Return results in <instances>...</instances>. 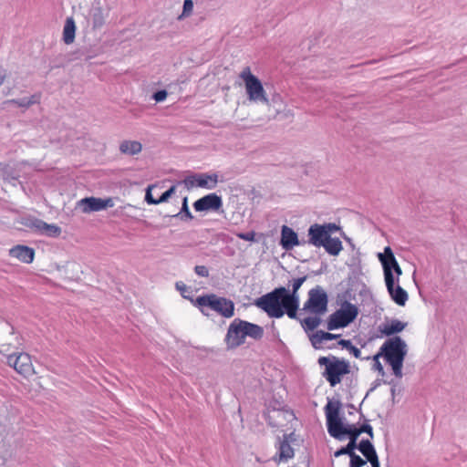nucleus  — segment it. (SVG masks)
Here are the masks:
<instances>
[{
  "instance_id": "0eeeda50",
  "label": "nucleus",
  "mask_w": 467,
  "mask_h": 467,
  "mask_svg": "<svg viewBox=\"0 0 467 467\" xmlns=\"http://www.w3.org/2000/svg\"><path fill=\"white\" fill-rule=\"evenodd\" d=\"M328 298L325 290L317 285L308 292V299L304 304L303 310L315 315H322L327 309Z\"/></svg>"
},
{
  "instance_id": "c756f323",
  "label": "nucleus",
  "mask_w": 467,
  "mask_h": 467,
  "mask_svg": "<svg viewBox=\"0 0 467 467\" xmlns=\"http://www.w3.org/2000/svg\"><path fill=\"white\" fill-rule=\"evenodd\" d=\"M337 345L341 346L343 348H346L350 351V353L353 354V356L357 358H360V350L352 345L350 340L348 339H340L337 342Z\"/></svg>"
},
{
  "instance_id": "4468645a",
  "label": "nucleus",
  "mask_w": 467,
  "mask_h": 467,
  "mask_svg": "<svg viewBox=\"0 0 467 467\" xmlns=\"http://www.w3.org/2000/svg\"><path fill=\"white\" fill-rule=\"evenodd\" d=\"M223 206L222 198L216 193L207 194L198 199L193 203V207L197 212L217 211Z\"/></svg>"
},
{
  "instance_id": "ea45409f",
  "label": "nucleus",
  "mask_w": 467,
  "mask_h": 467,
  "mask_svg": "<svg viewBox=\"0 0 467 467\" xmlns=\"http://www.w3.org/2000/svg\"><path fill=\"white\" fill-rule=\"evenodd\" d=\"M167 95H168V93L166 90H159L156 93H154L153 99L157 102H161V101H163L167 98Z\"/></svg>"
},
{
  "instance_id": "7ed1b4c3",
  "label": "nucleus",
  "mask_w": 467,
  "mask_h": 467,
  "mask_svg": "<svg viewBox=\"0 0 467 467\" xmlns=\"http://www.w3.org/2000/svg\"><path fill=\"white\" fill-rule=\"evenodd\" d=\"M408 353L406 342L399 336L388 338L379 348L378 357H382L387 364L391 367L396 378L403 377L402 367Z\"/></svg>"
},
{
  "instance_id": "b1692460",
  "label": "nucleus",
  "mask_w": 467,
  "mask_h": 467,
  "mask_svg": "<svg viewBox=\"0 0 467 467\" xmlns=\"http://www.w3.org/2000/svg\"><path fill=\"white\" fill-rule=\"evenodd\" d=\"M76 26L72 18H68L66 21L63 30V40L66 44L69 45L73 43L75 39Z\"/></svg>"
},
{
  "instance_id": "6ab92c4d",
  "label": "nucleus",
  "mask_w": 467,
  "mask_h": 467,
  "mask_svg": "<svg viewBox=\"0 0 467 467\" xmlns=\"http://www.w3.org/2000/svg\"><path fill=\"white\" fill-rule=\"evenodd\" d=\"M9 255L19 261L29 264L34 260V249L26 245H16L9 250Z\"/></svg>"
},
{
  "instance_id": "6e6552de",
  "label": "nucleus",
  "mask_w": 467,
  "mask_h": 467,
  "mask_svg": "<svg viewBox=\"0 0 467 467\" xmlns=\"http://www.w3.org/2000/svg\"><path fill=\"white\" fill-rule=\"evenodd\" d=\"M350 372V366L348 361L339 359L332 356V363L325 368L323 377L329 382L331 387H335L341 381V377Z\"/></svg>"
},
{
  "instance_id": "473e14b6",
  "label": "nucleus",
  "mask_w": 467,
  "mask_h": 467,
  "mask_svg": "<svg viewBox=\"0 0 467 467\" xmlns=\"http://www.w3.org/2000/svg\"><path fill=\"white\" fill-rule=\"evenodd\" d=\"M176 190V187L173 185L169 190H167L165 192H163L160 198L158 199L159 203L165 202L168 201V199L174 194Z\"/></svg>"
},
{
  "instance_id": "4c0bfd02",
  "label": "nucleus",
  "mask_w": 467,
  "mask_h": 467,
  "mask_svg": "<svg viewBox=\"0 0 467 467\" xmlns=\"http://www.w3.org/2000/svg\"><path fill=\"white\" fill-rule=\"evenodd\" d=\"M194 272L196 275L202 277H207L209 275V270L205 265H196L194 267Z\"/></svg>"
},
{
  "instance_id": "c85d7f7f",
  "label": "nucleus",
  "mask_w": 467,
  "mask_h": 467,
  "mask_svg": "<svg viewBox=\"0 0 467 467\" xmlns=\"http://www.w3.org/2000/svg\"><path fill=\"white\" fill-rule=\"evenodd\" d=\"M321 323V319L318 317H308L305 318L301 324L306 331L316 329Z\"/></svg>"
},
{
  "instance_id": "7c9ffc66",
  "label": "nucleus",
  "mask_w": 467,
  "mask_h": 467,
  "mask_svg": "<svg viewBox=\"0 0 467 467\" xmlns=\"http://www.w3.org/2000/svg\"><path fill=\"white\" fill-rule=\"evenodd\" d=\"M321 334L322 330H317L310 337V342L316 349L321 348L322 342L325 340L324 337H321Z\"/></svg>"
},
{
  "instance_id": "a878e982",
  "label": "nucleus",
  "mask_w": 467,
  "mask_h": 467,
  "mask_svg": "<svg viewBox=\"0 0 467 467\" xmlns=\"http://www.w3.org/2000/svg\"><path fill=\"white\" fill-rule=\"evenodd\" d=\"M119 150L122 153L134 155L140 152L141 144L135 140H125L120 144Z\"/></svg>"
},
{
  "instance_id": "412c9836",
  "label": "nucleus",
  "mask_w": 467,
  "mask_h": 467,
  "mask_svg": "<svg viewBox=\"0 0 467 467\" xmlns=\"http://www.w3.org/2000/svg\"><path fill=\"white\" fill-rule=\"evenodd\" d=\"M218 182V175L216 173H200L196 174V186L205 189H214Z\"/></svg>"
},
{
  "instance_id": "cd10ccee",
  "label": "nucleus",
  "mask_w": 467,
  "mask_h": 467,
  "mask_svg": "<svg viewBox=\"0 0 467 467\" xmlns=\"http://www.w3.org/2000/svg\"><path fill=\"white\" fill-rule=\"evenodd\" d=\"M173 217L180 218L182 221H190L193 219V216L188 207L187 197L183 198L181 211L174 214Z\"/></svg>"
},
{
  "instance_id": "3c124183",
  "label": "nucleus",
  "mask_w": 467,
  "mask_h": 467,
  "mask_svg": "<svg viewBox=\"0 0 467 467\" xmlns=\"http://www.w3.org/2000/svg\"><path fill=\"white\" fill-rule=\"evenodd\" d=\"M390 392H391L392 398H394V396H395V394H396V389H395V387H392V388H391Z\"/></svg>"
},
{
  "instance_id": "39448f33",
  "label": "nucleus",
  "mask_w": 467,
  "mask_h": 467,
  "mask_svg": "<svg viewBox=\"0 0 467 467\" xmlns=\"http://www.w3.org/2000/svg\"><path fill=\"white\" fill-rule=\"evenodd\" d=\"M240 78L244 83L245 91L250 101L267 103L266 92L260 79L254 76L249 67H245L240 73Z\"/></svg>"
},
{
  "instance_id": "9d476101",
  "label": "nucleus",
  "mask_w": 467,
  "mask_h": 467,
  "mask_svg": "<svg viewBox=\"0 0 467 467\" xmlns=\"http://www.w3.org/2000/svg\"><path fill=\"white\" fill-rule=\"evenodd\" d=\"M241 322L242 319L235 318L228 327L225 343L229 349L235 348L244 343L245 335Z\"/></svg>"
},
{
  "instance_id": "5701e85b",
  "label": "nucleus",
  "mask_w": 467,
  "mask_h": 467,
  "mask_svg": "<svg viewBox=\"0 0 467 467\" xmlns=\"http://www.w3.org/2000/svg\"><path fill=\"white\" fill-rule=\"evenodd\" d=\"M322 247H324L326 252L330 255H337L343 248L341 241L338 238H332L331 236Z\"/></svg>"
},
{
  "instance_id": "f8f14e48",
  "label": "nucleus",
  "mask_w": 467,
  "mask_h": 467,
  "mask_svg": "<svg viewBox=\"0 0 467 467\" xmlns=\"http://www.w3.org/2000/svg\"><path fill=\"white\" fill-rule=\"evenodd\" d=\"M78 205L81 208L83 213H88L91 212L101 211L108 207H112L114 202L111 198L100 199L96 197H87L81 199L78 202Z\"/></svg>"
},
{
  "instance_id": "1a4fd4ad",
  "label": "nucleus",
  "mask_w": 467,
  "mask_h": 467,
  "mask_svg": "<svg viewBox=\"0 0 467 467\" xmlns=\"http://www.w3.org/2000/svg\"><path fill=\"white\" fill-rule=\"evenodd\" d=\"M6 363L17 373L26 377L33 371L31 358L26 353H14L7 355Z\"/></svg>"
},
{
  "instance_id": "f704fd0d",
  "label": "nucleus",
  "mask_w": 467,
  "mask_h": 467,
  "mask_svg": "<svg viewBox=\"0 0 467 467\" xmlns=\"http://www.w3.org/2000/svg\"><path fill=\"white\" fill-rule=\"evenodd\" d=\"M379 358L380 357H378V353L375 356H373V360H374L373 369L377 370L380 375L383 376L385 374V371H384L383 366L381 365V363L379 360Z\"/></svg>"
},
{
  "instance_id": "72a5a7b5",
  "label": "nucleus",
  "mask_w": 467,
  "mask_h": 467,
  "mask_svg": "<svg viewBox=\"0 0 467 467\" xmlns=\"http://www.w3.org/2000/svg\"><path fill=\"white\" fill-rule=\"evenodd\" d=\"M236 236L244 241L254 242L255 237V233L254 231L247 233H237Z\"/></svg>"
},
{
  "instance_id": "393cba45",
  "label": "nucleus",
  "mask_w": 467,
  "mask_h": 467,
  "mask_svg": "<svg viewBox=\"0 0 467 467\" xmlns=\"http://www.w3.org/2000/svg\"><path fill=\"white\" fill-rule=\"evenodd\" d=\"M343 454H348L350 457L349 467H362L367 463V461L363 460L359 455L356 454L354 450H350L348 452H342L340 448L335 451L334 456L339 457Z\"/></svg>"
},
{
  "instance_id": "c9c22d12",
  "label": "nucleus",
  "mask_w": 467,
  "mask_h": 467,
  "mask_svg": "<svg viewBox=\"0 0 467 467\" xmlns=\"http://www.w3.org/2000/svg\"><path fill=\"white\" fill-rule=\"evenodd\" d=\"M324 227V230L327 231V234L331 236V234L340 230V227L336 223H328L321 224Z\"/></svg>"
},
{
  "instance_id": "de8ad7c7",
  "label": "nucleus",
  "mask_w": 467,
  "mask_h": 467,
  "mask_svg": "<svg viewBox=\"0 0 467 467\" xmlns=\"http://www.w3.org/2000/svg\"><path fill=\"white\" fill-rule=\"evenodd\" d=\"M5 78V71L4 69L0 68V86L3 84Z\"/></svg>"
},
{
  "instance_id": "c03bdc74",
  "label": "nucleus",
  "mask_w": 467,
  "mask_h": 467,
  "mask_svg": "<svg viewBox=\"0 0 467 467\" xmlns=\"http://www.w3.org/2000/svg\"><path fill=\"white\" fill-rule=\"evenodd\" d=\"M184 182L187 187H192L194 184H196V175L187 177Z\"/></svg>"
},
{
  "instance_id": "4be33fe9",
  "label": "nucleus",
  "mask_w": 467,
  "mask_h": 467,
  "mask_svg": "<svg viewBox=\"0 0 467 467\" xmlns=\"http://www.w3.org/2000/svg\"><path fill=\"white\" fill-rule=\"evenodd\" d=\"M407 326V323L401 322L398 319H391L389 322L384 324L380 328V332L385 336H392L401 332Z\"/></svg>"
},
{
  "instance_id": "58836bf2",
  "label": "nucleus",
  "mask_w": 467,
  "mask_h": 467,
  "mask_svg": "<svg viewBox=\"0 0 467 467\" xmlns=\"http://www.w3.org/2000/svg\"><path fill=\"white\" fill-rule=\"evenodd\" d=\"M281 415H282V412H281V411H279V410H274V411H273V415L268 414V415L266 416V420H267L268 424H269L270 426H272V427H276V426H277V423L274 422V421H273V419H274V418H275V416H277V417H278V416H281Z\"/></svg>"
},
{
  "instance_id": "09e8293b",
  "label": "nucleus",
  "mask_w": 467,
  "mask_h": 467,
  "mask_svg": "<svg viewBox=\"0 0 467 467\" xmlns=\"http://www.w3.org/2000/svg\"><path fill=\"white\" fill-rule=\"evenodd\" d=\"M176 288L178 290H181V291H184L186 286L184 284H181V283H176Z\"/></svg>"
},
{
  "instance_id": "e433bc0d",
  "label": "nucleus",
  "mask_w": 467,
  "mask_h": 467,
  "mask_svg": "<svg viewBox=\"0 0 467 467\" xmlns=\"http://www.w3.org/2000/svg\"><path fill=\"white\" fill-rule=\"evenodd\" d=\"M193 9V2L192 0H185L183 3V11L182 15L189 16Z\"/></svg>"
},
{
  "instance_id": "423d86ee",
  "label": "nucleus",
  "mask_w": 467,
  "mask_h": 467,
  "mask_svg": "<svg viewBox=\"0 0 467 467\" xmlns=\"http://www.w3.org/2000/svg\"><path fill=\"white\" fill-rule=\"evenodd\" d=\"M358 315V306L348 301H345L339 309L329 316L327 328L328 330H335L346 327L357 318Z\"/></svg>"
},
{
  "instance_id": "f3484780",
  "label": "nucleus",
  "mask_w": 467,
  "mask_h": 467,
  "mask_svg": "<svg viewBox=\"0 0 467 467\" xmlns=\"http://www.w3.org/2000/svg\"><path fill=\"white\" fill-rule=\"evenodd\" d=\"M300 244L296 233L290 227L284 225L281 229L280 244L285 250H291Z\"/></svg>"
},
{
  "instance_id": "ddd939ff",
  "label": "nucleus",
  "mask_w": 467,
  "mask_h": 467,
  "mask_svg": "<svg viewBox=\"0 0 467 467\" xmlns=\"http://www.w3.org/2000/svg\"><path fill=\"white\" fill-rule=\"evenodd\" d=\"M26 225L36 232L41 234H46L49 237H57L61 234V228L59 226L56 224H48L37 218L28 219Z\"/></svg>"
},
{
  "instance_id": "37998d69",
  "label": "nucleus",
  "mask_w": 467,
  "mask_h": 467,
  "mask_svg": "<svg viewBox=\"0 0 467 467\" xmlns=\"http://www.w3.org/2000/svg\"><path fill=\"white\" fill-rule=\"evenodd\" d=\"M321 337H324L325 340H333L338 338L340 335L332 334L322 330Z\"/></svg>"
},
{
  "instance_id": "2f4dec72",
  "label": "nucleus",
  "mask_w": 467,
  "mask_h": 467,
  "mask_svg": "<svg viewBox=\"0 0 467 467\" xmlns=\"http://www.w3.org/2000/svg\"><path fill=\"white\" fill-rule=\"evenodd\" d=\"M156 186L155 185H150L147 190H146V194H145V201L149 203V204H159V202H158V199H155L153 198L152 194H151V190L153 188H155Z\"/></svg>"
},
{
  "instance_id": "bb28decb",
  "label": "nucleus",
  "mask_w": 467,
  "mask_h": 467,
  "mask_svg": "<svg viewBox=\"0 0 467 467\" xmlns=\"http://www.w3.org/2000/svg\"><path fill=\"white\" fill-rule=\"evenodd\" d=\"M284 438L279 444V461H286L294 456V450L286 440V435Z\"/></svg>"
},
{
  "instance_id": "aec40b11",
  "label": "nucleus",
  "mask_w": 467,
  "mask_h": 467,
  "mask_svg": "<svg viewBox=\"0 0 467 467\" xmlns=\"http://www.w3.org/2000/svg\"><path fill=\"white\" fill-rule=\"evenodd\" d=\"M241 324L245 337H249L254 340H260L264 337V328L261 326L244 320H242Z\"/></svg>"
},
{
  "instance_id": "a18cd8bd",
  "label": "nucleus",
  "mask_w": 467,
  "mask_h": 467,
  "mask_svg": "<svg viewBox=\"0 0 467 467\" xmlns=\"http://www.w3.org/2000/svg\"><path fill=\"white\" fill-rule=\"evenodd\" d=\"M394 274L396 275L395 282L399 283L400 276L402 275V270L399 265L393 269V275Z\"/></svg>"
},
{
  "instance_id": "8fccbe9b",
  "label": "nucleus",
  "mask_w": 467,
  "mask_h": 467,
  "mask_svg": "<svg viewBox=\"0 0 467 467\" xmlns=\"http://www.w3.org/2000/svg\"><path fill=\"white\" fill-rule=\"evenodd\" d=\"M380 384V380L379 379H377L375 382H374V386L369 389L368 392L370 391H373L378 386H379Z\"/></svg>"
},
{
  "instance_id": "a19ab883",
  "label": "nucleus",
  "mask_w": 467,
  "mask_h": 467,
  "mask_svg": "<svg viewBox=\"0 0 467 467\" xmlns=\"http://www.w3.org/2000/svg\"><path fill=\"white\" fill-rule=\"evenodd\" d=\"M104 24L103 17L100 14L95 15L93 18V26L94 27H100Z\"/></svg>"
},
{
  "instance_id": "dca6fc26",
  "label": "nucleus",
  "mask_w": 467,
  "mask_h": 467,
  "mask_svg": "<svg viewBox=\"0 0 467 467\" xmlns=\"http://www.w3.org/2000/svg\"><path fill=\"white\" fill-rule=\"evenodd\" d=\"M387 290L391 297V299L399 306H404L408 301V293L399 285V283L395 282V279H392V283L389 281H385Z\"/></svg>"
},
{
  "instance_id": "a211bd4d",
  "label": "nucleus",
  "mask_w": 467,
  "mask_h": 467,
  "mask_svg": "<svg viewBox=\"0 0 467 467\" xmlns=\"http://www.w3.org/2000/svg\"><path fill=\"white\" fill-rule=\"evenodd\" d=\"M356 449H358L367 461L370 462L372 467L379 464L376 450L369 440H362L358 444H357Z\"/></svg>"
},
{
  "instance_id": "f03ea898",
  "label": "nucleus",
  "mask_w": 467,
  "mask_h": 467,
  "mask_svg": "<svg viewBox=\"0 0 467 467\" xmlns=\"http://www.w3.org/2000/svg\"><path fill=\"white\" fill-rule=\"evenodd\" d=\"M342 403L340 400H329L325 407V414L327 418V427L329 435L337 440L342 441L348 435V443L341 447L342 452H348L350 450L357 448V441L361 433H367L371 439L373 438V429L368 424V420L360 412V419L364 420L363 424L357 428L353 424H344L340 417V410Z\"/></svg>"
},
{
  "instance_id": "603ef678",
  "label": "nucleus",
  "mask_w": 467,
  "mask_h": 467,
  "mask_svg": "<svg viewBox=\"0 0 467 467\" xmlns=\"http://www.w3.org/2000/svg\"><path fill=\"white\" fill-rule=\"evenodd\" d=\"M348 407L350 409H355V406L353 404H348Z\"/></svg>"
},
{
  "instance_id": "49530a36",
  "label": "nucleus",
  "mask_w": 467,
  "mask_h": 467,
  "mask_svg": "<svg viewBox=\"0 0 467 467\" xmlns=\"http://www.w3.org/2000/svg\"><path fill=\"white\" fill-rule=\"evenodd\" d=\"M34 102H35V100H34V101H33V100H28V101H26V102H24V101H23V102L18 103V107L26 108V107H28L30 104H32V103H34ZM11 104H17V102H16V101H12V102H11Z\"/></svg>"
},
{
  "instance_id": "f257e3e1",
  "label": "nucleus",
  "mask_w": 467,
  "mask_h": 467,
  "mask_svg": "<svg viewBox=\"0 0 467 467\" xmlns=\"http://www.w3.org/2000/svg\"><path fill=\"white\" fill-rule=\"evenodd\" d=\"M306 278V275L293 278L288 283V285L292 286L291 290L284 286L276 287L258 297L254 301V306L266 313L269 317L281 318L286 314L290 318H296L300 302L298 290Z\"/></svg>"
},
{
  "instance_id": "2eb2a0df",
  "label": "nucleus",
  "mask_w": 467,
  "mask_h": 467,
  "mask_svg": "<svg viewBox=\"0 0 467 467\" xmlns=\"http://www.w3.org/2000/svg\"><path fill=\"white\" fill-rule=\"evenodd\" d=\"M307 235V243L316 247H321L325 245V243L330 237V235L327 234V231L324 230V227L318 223H314L309 227Z\"/></svg>"
},
{
  "instance_id": "79ce46f5",
  "label": "nucleus",
  "mask_w": 467,
  "mask_h": 467,
  "mask_svg": "<svg viewBox=\"0 0 467 467\" xmlns=\"http://www.w3.org/2000/svg\"><path fill=\"white\" fill-rule=\"evenodd\" d=\"M332 363V357L329 358V357H320L318 358V364L320 366H325V368H327V366H329V364Z\"/></svg>"
},
{
  "instance_id": "20e7f679",
  "label": "nucleus",
  "mask_w": 467,
  "mask_h": 467,
  "mask_svg": "<svg viewBox=\"0 0 467 467\" xmlns=\"http://www.w3.org/2000/svg\"><path fill=\"white\" fill-rule=\"evenodd\" d=\"M195 305L205 316H209L207 308L215 311L226 318L232 317L234 315V302L226 297L218 296L215 294L198 296L195 300Z\"/></svg>"
},
{
  "instance_id": "9b49d317",
  "label": "nucleus",
  "mask_w": 467,
  "mask_h": 467,
  "mask_svg": "<svg viewBox=\"0 0 467 467\" xmlns=\"http://www.w3.org/2000/svg\"><path fill=\"white\" fill-rule=\"evenodd\" d=\"M378 258L382 265L385 281L392 283V279H395V276L393 275V269L399 264L394 256L391 248L389 246H386L384 248V252L379 253L378 254Z\"/></svg>"
}]
</instances>
